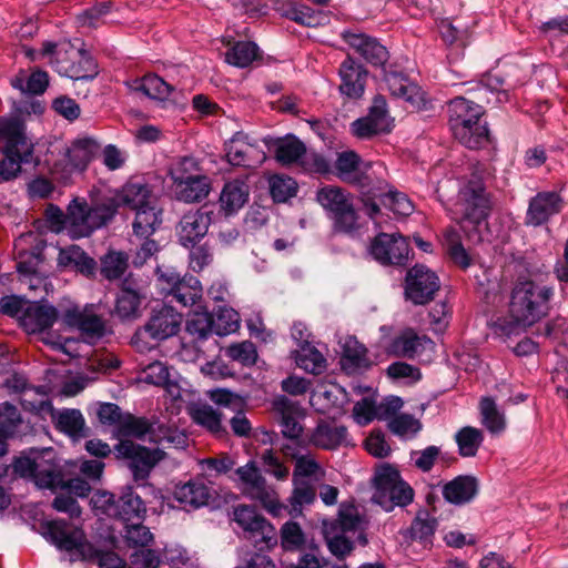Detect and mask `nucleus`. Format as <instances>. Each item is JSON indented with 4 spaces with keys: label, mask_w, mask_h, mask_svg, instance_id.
<instances>
[{
    "label": "nucleus",
    "mask_w": 568,
    "mask_h": 568,
    "mask_svg": "<svg viewBox=\"0 0 568 568\" xmlns=\"http://www.w3.org/2000/svg\"><path fill=\"white\" fill-rule=\"evenodd\" d=\"M554 295L551 287L532 281L519 282L511 292L509 303L510 321L499 318L495 325L506 335H511L519 326H531L549 311V301Z\"/></svg>",
    "instance_id": "1"
},
{
    "label": "nucleus",
    "mask_w": 568,
    "mask_h": 568,
    "mask_svg": "<svg viewBox=\"0 0 568 568\" xmlns=\"http://www.w3.org/2000/svg\"><path fill=\"white\" fill-rule=\"evenodd\" d=\"M494 202L481 178L473 174L458 190L450 207L452 219L470 239L480 240L479 230L493 211Z\"/></svg>",
    "instance_id": "2"
},
{
    "label": "nucleus",
    "mask_w": 568,
    "mask_h": 568,
    "mask_svg": "<svg viewBox=\"0 0 568 568\" xmlns=\"http://www.w3.org/2000/svg\"><path fill=\"white\" fill-rule=\"evenodd\" d=\"M484 113L481 105L463 97H456L448 102V125L460 144L477 150L489 143V130L481 119Z\"/></svg>",
    "instance_id": "3"
},
{
    "label": "nucleus",
    "mask_w": 568,
    "mask_h": 568,
    "mask_svg": "<svg viewBox=\"0 0 568 568\" xmlns=\"http://www.w3.org/2000/svg\"><path fill=\"white\" fill-rule=\"evenodd\" d=\"M24 124L18 118H0V140L4 142L0 161V181L18 176L22 164L33 161V144L27 138Z\"/></svg>",
    "instance_id": "4"
},
{
    "label": "nucleus",
    "mask_w": 568,
    "mask_h": 568,
    "mask_svg": "<svg viewBox=\"0 0 568 568\" xmlns=\"http://www.w3.org/2000/svg\"><path fill=\"white\" fill-rule=\"evenodd\" d=\"M41 54L61 75L73 80L93 79L98 75V64L83 49H77L70 42L54 43L45 41Z\"/></svg>",
    "instance_id": "5"
},
{
    "label": "nucleus",
    "mask_w": 568,
    "mask_h": 568,
    "mask_svg": "<svg viewBox=\"0 0 568 568\" xmlns=\"http://www.w3.org/2000/svg\"><path fill=\"white\" fill-rule=\"evenodd\" d=\"M116 204L109 199L89 205L84 200L74 199L68 205V230L72 239H81L105 225L115 214Z\"/></svg>",
    "instance_id": "6"
},
{
    "label": "nucleus",
    "mask_w": 568,
    "mask_h": 568,
    "mask_svg": "<svg viewBox=\"0 0 568 568\" xmlns=\"http://www.w3.org/2000/svg\"><path fill=\"white\" fill-rule=\"evenodd\" d=\"M375 491L373 501L390 511L395 506L405 507L413 501L414 490L403 480L397 469L383 467L374 478Z\"/></svg>",
    "instance_id": "7"
},
{
    "label": "nucleus",
    "mask_w": 568,
    "mask_h": 568,
    "mask_svg": "<svg viewBox=\"0 0 568 568\" xmlns=\"http://www.w3.org/2000/svg\"><path fill=\"white\" fill-rule=\"evenodd\" d=\"M233 519L242 528L244 537L260 550L271 549L277 544L274 526L255 507L239 505L234 507Z\"/></svg>",
    "instance_id": "8"
},
{
    "label": "nucleus",
    "mask_w": 568,
    "mask_h": 568,
    "mask_svg": "<svg viewBox=\"0 0 568 568\" xmlns=\"http://www.w3.org/2000/svg\"><path fill=\"white\" fill-rule=\"evenodd\" d=\"M316 200L334 220L336 231L352 233L356 230L357 213L346 191L327 185L317 191Z\"/></svg>",
    "instance_id": "9"
},
{
    "label": "nucleus",
    "mask_w": 568,
    "mask_h": 568,
    "mask_svg": "<svg viewBox=\"0 0 568 568\" xmlns=\"http://www.w3.org/2000/svg\"><path fill=\"white\" fill-rule=\"evenodd\" d=\"M236 474L239 476L240 489L245 496L258 500L273 516H281L284 508L283 504L280 503L276 491L267 485L254 463L251 462L245 466L239 467Z\"/></svg>",
    "instance_id": "10"
},
{
    "label": "nucleus",
    "mask_w": 568,
    "mask_h": 568,
    "mask_svg": "<svg viewBox=\"0 0 568 568\" xmlns=\"http://www.w3.org/2000/svg\"><path fill=\"white\" fill-rule=\"evenodd\" d=\"M114 454L116 458L128 460L136 481L146 479L151 469L165 457L163 449H150L130 439H120L114 446Z\"/></svg>",
    "instance_id": "11"
},
{
    "label": "nucleus",
    "mask_w": 568,
    "mask_h": 568,
    "mask_svg": "<svg viewBox=\"0 0 568 568\" xmlns=\"http://www.w3.org/2000/svg\"><path fill=\"white\" fill-rule=\"evenodd\" d=\"M440 288L438 275L423 264L410 267L405 276L404 294L414 305L432 302Z\"/></svg>",
    "instance_id": "12"
},
{
    "label": "nucleus",
    "mask_w": 568,
    "mask_h": 568,
    "mask_svg": "<svg viewBox=\"0 0 568 568\" xmlns=\"http://www.w3.org/2000/svg\"><path fill=\"white\" fill-rule=\"evenodd\" d=\"M182 324V315L173 307L163 306L153 311L148 322L140 327L133 337L134 344L151 339L155 343L168 339L178 334Z\"/></svg>",
    "instance_id": "13"
},
{
    "label": "nucleus",
    "mask_w": 568,
    "mask_h": 568,
    "mask_svg": "<svg viewBox=\"0 0 568 568\" xmlns=\"http://www.w3.org/2000/svg\"><path fill=\"white\" fill-rule=\"evenodd\" d=\"M158 280L165 296H172V301L182 306L194 305L202 297V285L195 276L181 277L173 271H161Z\"/></svg>",
    "instance_id": "14"
},
{
    "label": "nucleus",
    "mask_w": 568,
    "mask_h": 568,
    "mask_svg": "<svg viewBox=\"0 0 568 568\" xmlns=\"http://www.w3.org/2000/svg\"><path fill=\"white\" fill-rule=\"evenodd\" d=\"M351 130L358 139H371L375 135L390 132L392 122L388 115L386 99L383 95H376L373 99L367 115L355 120L351 124Z\"/></svg>",
    "instance_id": "15"
},
{
    "label": "nucleus",
    "mask_w": 568,
    "mask_h": 568,
    "mask_svg": "<svg viewBox=\"0 0 568 568\" xmlns=\"http://www.w3.org/2000/svg\"><path fill=\"white\" fill-rule=\"evenodd\" d=\"M369 252L383 265H403L409 256V244L398 233H379L372 241Z\"/></svg>",
    "instance_id": "16"
},
{
    "label": "nucleus",
    "mask_w": 568,
    "mask_h": 568,
    "mask_svg": "<svg viewBox=\"0 0 568 568\" xmlns=\"http://www.w3.org/2000/svg\"><path fill=\"white\" fill-rule=\"evenodd\" d=\"M41 528L44 538L51 541L58 549L68 552L77 551L83 555L87 540L81 529L71 527L63 519L45 521L41 525Z\"/></svg>",
    "instance_id": "17"
},
{
    "label": "nucleus",
    "mask_w": 568,
    "mask_h": 568,
    "mask_svg": "<svg viewBox=\"0 0 568 568\" xmlns=\"http://www.w3.org/2000/svg\"><path fill=\"white\" fill-rule=\"evenodd\" d=\"M372 163H362L359 155L354 151H343L337 154L335 161L336 175L348 184L365 189L374 180V173L371 172Z\"/></svg>",
    "instance_id": "18"
},
{
    "label": "nucleus",
    "mask_w": 568,
    "mask_h": 568,
    "mask_svg": "<svg viewBox=\"0 0 568 568\" xmlns=\"http://www.w3.org/2000/svg\"><path fill=\"white\" fill-rule=\"evenodd\" d=\"M272 412L282 427V434L290 439H297L303 433L301 420L306 416L303 406L284 395L272 402Z\"/></svg>",
    "instance_id": "19"
},
{
    "label": "nucleus",
    "mask_w": 568,
    "mask_h": 568,
    "mask_svg": "<svg viewBox=\"0 0 568 568\" xmlns=\"http://www.w3.org/2000/svg\"><path fill=\"white\" fill-rule=\"evenodd\" d=\"M565 206V201L556 191H541L529 201L525 216L528 226H541L552 216L559 214Z\"/></svg>",
    "instance_id": "20"
},
{
    "label": "nucleus",
    "mask_w": 568,
    "mask_h": 568,
    "mask_svg": "<svg viewBox=\"0 0 568 568\" xmlns=\"http://www.w3.org/2000/svg\"><path fill=\"white\" fill-rule=\"evenodd\" d=\"M63 322L77 327L89 341H97L106 333L105 320L97 314L94 305H87L84 308L72 307L64 312Z\"/></svg>",
    "instance_id": "21"
},
{
    "label": "nucleus",
    "mask_w": 568,
    "mask_h": 568,
    "mask_svg": "<svg viewBox=\"0 0 568 568\" xmlns=\"http://www.w3.org/2000/svg\"><path fill=\"white\" fill-rule=\"evenodd\" d=\"M342 39L367 63L374 67H383L388 58V51L376 38L358 30H344Z\"/></svg>",
    "instance_id": "22"
},
{
    "label": "nucleus",
    "mask_w": 568,
    "mask_h": 568,
    "mask_svg": "<svg viewBox=\"0 0 568 568\" xmlns=\"http://www.w3.org/2000/svg\"><path fill=\"white\" fill-rule=\"evenodd\" d=\"M213 216V211H205L203 209L185 213L176 226L180 243L189 247L200 242L206 235Z\"/></svg>",
    "instance_id": "23"
},
{
    "label": "nucleus",
    "mask_w": 568,
    "mask_h": 568,
    "mask_svg": "<svg viewBox=\"0 0 568 568\" xmlns=\"http://www.w3.org/2000/svg\"><path fill=\"white\" fill-rule=\"evenodd\" d=\"M338 75L342 95L353 100L363 97L368 78V71L363 64L348 54L339 65Z\"/></svg>",
    "instance_id": "24"
},
{
    "label": "nucleus",
    "mask_w": 568,
    "mask_h": 568,
    "mask_svg": "<svg viewBox=\"0 0 568 568\" xmlns=\"http://www.w3.org/2000/svg\"><path fill=\"white\" fill-rule=\"evenodd\" d=\"M310 443L324 450H336L351 444L346 426L334 419H322L310 436Z\"/></svg>",
    "instance_id": "25"
},
{
    "label": "nucleus",
    "mask_w": 568,
    "mask_h": 568,
    "mask_svg": "<svg viewBox=\"0 0 568 568\" xmlns=\"http://www.w3.org/2000/svg\"><path fill=\"white\" fill-rule=\"evenodd\" d=\"M339 363L347 375L362 374L374 365L366 346L355 337H348L345 341Z\"/></svg>",
    "instance_id": "26"
},
{
    "label": "nucleus",
    "mask_w": 568,
    "mask_h": 568,
    "mask_svg": "<svg viewBox=\"0 0 568 568\" xmlns=\"http://www.w3.org/2000/svg\"><path fill=\"white\" fill-rule=\"evenodd\" d=\"M32 481L39 488L58 489L63 484V474L60 465L55 463L52 452H41L38 454V462L34 469Z\"/></svg>",
    "instance_id": "27"
},
{
    "label": "nucleus",
    "mask_w": 568,
    "mask_h": 568,
    "mask_svg": "<svg viewBox=\"0 0 568 568\" xmlns=\"http://www.w3.org/2000/svg\"><path fill=\"white\" fill-rule=\"evenodd\" d=\"M434 342L426 335H418L414 329L408 328L396 336L390 345L389 353L413 359L427 347H433Z\"/></svg>",
    "instance_id": "28"
},
{
    "label": "nucleus",
    "mask_w": 568,
    "mask_h": 568,
    "mask_svg": "<svg viewBox=\"0 0 568 568\" xmlns=\"http://www.w3.org/2000/svg\"><path fill=\"white\" fill-rule=\"evenodd\" d=\"M268 151L274 153L277 162L283 165H290L302 161L305 155L306 146L295 135L288 134L283 138L271 139L266 141Z\"/></svg>",
    "instance_id": "29"
},
{
    "label": "nucleus",
    "mask_w": 568,
    "mask_h": 568,
    "mask_svg": "<svg viewBox=\"0 0 568 568\" xmlns=\"http://www.w3.org/2000/svg\"><path fill=\"white\" fill-rule=\"evenodd\" d=\"M58 315V310L52 305L34 304L26 310L21 322L29 333H40L52 327Z\"/></svg>",
    "instance_id": "30"
},
{
    "label": "nucleus",
    "mask_w": 568,
    "mask_h": 568,
    "mask_svg": "<svg viewBox=\"0 0 568 568\" xmlns=\"http://www.w3.org/2000/svg\"><path fill=\"white\" fill-rule=\"evenodd\" d=\"M478 493V481L475 477L460 475L443 487L444 498L454 505H464L474 499Z\"/></svg>",
    "instance_id": "31"
},
{
    "label": "nucleus",
    "mask_w": 568,
    "mask_h": 568,
    "mask_svg": "<svg viewBox=\"0 0 568 568\" xmlns=\"http://www.w3.org/2000/svg\"><path fill=\"white\" fill-rule=\"evenodd\" d=\"M174 499L184 509H196L207 504L210 489L201 480H190L176 486L173 493Z\"/></svg>",
    "instance_id": "32"
},
{
    "label": "nucleus",
    "mask_w": 568,
    "mask_h": 568,
    "mask_svg": "<svg viewBox=\"0 0 568 568\" xmlns=\"http://www.w3.org/2000/svg\"><path fill=\"white\" fill-rule=\"evenodd\" d=\"M148 439L162 448H185L189 440L184 432L160 420H151Z\"/></svg>",
    "instance_id": "33"
},
{
    "label": "nucleus",
    "mask_w": 568,
    "mask_h": 568,
    "mask_svg": "<svg viewBox=\"0 0 568 568\" xmlns=\"http://www.w3.org/2000/svg\"><path fill=\"white\" fill-rule=\"evenodd\" d=\"M132 91L142 92L146 97L160 101L169 100L175 92V87L154 73H148L129 83Z\"/></svg>",
    "instance_id": "34"
},
{
    "label": "nucleus",
    "mask_w": 568,
    "mask_h": 568,
    "mask_svg": "<svg viewBox=\"0 0 568 568\" xmlns=\"http://www.w3.org/2000/svg\"><path fill=\"white\" fill-rule=\"evenodd\" d=\"M141 300L131 280L125 278L115 300V315L123 321L139 317Z\"/></svg>",
    "instance_id": "35"
},
{
    "label": "nucleus",
    "mask_w": 568,
    "mask_h": 568,
    "mask_svg": "<svg viewBox=\"0 0 568 568\" xmlns=\"http://www.w3.org/2000/svg\"><path fill=\"white\" fill-rule=\"evenodd\" d=\"M145 513L146 508L143 500L131 487H126L121 496L116 498L114 517L125 523H131L133 520H142Z\"/></svg>",
    "instance_id": "36"
},
{
    "label": "nucleus",
    "mask_w": 568,
    "mask_h": 568,
    "mask_svg": "<svg viewBox=\"0 0 568 568\" xmlns=\"http://www.w3.org/2000/svg\"><path fill=\"white\" fill-rule=\"evenodd\" d=\"M58 263L60 266L75 270L85 276L93 275L97 268V262L78 245L60 250Z\"/></svg>",
    "instance_id": "37"
},
{
    "label": "nucleus",
    "mask_w": 568,
    "mask_h": 568,
    "mask_svg": "<svg viewBox=\"0 0 568 568\" xmlns=\"http://www.w3.org/2000/svg\"><path fill=\"white\" fill-rule=\"evenodd\" d=\"M134 212L133 231L139 236H150L162 223V210L158 206V200Z\"/></svg>",
    "instance_id": "38"
},
{
    "label": "nucleus",
    "mask_w": 568,
    "mask_h": 568,
    "mask_svg": "<svg viewBox=\"0 0 568 568\" xmlns=\"http://www.w3.org/2000/svg\"><path fill=\"white\" fill-rule=\"evenodd\" d=\"M226 160L234 166H251L252 154L256 152V148L247 142V136L241 132H236L233 138L225 144Z\"/></svg>",
    "instance_id": "39"
},
{
    "label": "nucleus",
    "mask_w": 568,
    "mask_h": 568,
    "mask_svg": "<svg viewBox=\"0 0 568 568\" xmlns=\"http://www.w3.org/2000/svg\"><path fill=\"white\" fill-rule=\"evenodd\" d=\"M316 499V489L310 481H293V490L287 498V505L283 504V510H287L291 517H298L303 507L312 505Z\"/></svg>",
    "instance_id": "40"
},
{
    "label": "nucleus",
    "mask_w": 568,
    "mask_h": 568,
    "mask_svg": "<svg viewBox=\"0 0 568 568\" xmlns=\"http://www.w3.org/2000/svg\"><path fill=\"white\" fill-rule=\"evenodd\" d=\"M250 187L241 180H233L225 183L221 195V207L227 213L232 214L240 210L248 200Z\"/></svg>",
    "instance_id": "41"
},
{
    "label": "nucleus",
    "mask_w": 568,
    "mask_h": 568,
    "mask_svg": "<svg viewBox=\"0 0 568 568\" xmlns=\"http://www.w3.org/2000/svg\"><path fill=\"white\" fill-rule=\"evenodd\" d=\"M100 150V143L93 138L75 140L68 150L70 164L78 170H84Z\"/></svg>",
    "instance_id": "42"
},
{
    "label": "nucleus",
    "mask_w": 568,
    "mask_h": 568,
    "mask_svg": "<svg viewBox=\"0 0 568 568\" xmlns=\"http://www.w3.org/2000/svg\"><path fill=\"white\" fill-rule=\"evenodd\" d=\"M155 200L156 196L150 186L140 181H129L121 191V201L133 211L153 203Z\"/></svg>",
    "instance_id": "43"
},
{
    "label": "nucleus",
    "mask_w": 568,
    "mask_h": 568,
    "mask_svg": "<svg viewBox=\"0 0 568 568\" xmlns=\"http://www.w3.org/2000/svg\"><path fill=\"white\" fill-rule=\"evenodd\" d=\"M175 185V195L179 201L195 203L204 200L210 193V179L205 175L186 180Z\"/></svg>",
    "instance_id": "44"
},
{
    "label": "nucleus",
    "mask_w": 568,
    "mask_h": 568,
    "mask_svg": "<svg viewBox=\"0 0 568 568\" xmlns=\"http://www.w3.org/2000/svg\"><path fill=\"white\" fill-rule=\"evenodd\" d=\"M193 422L215 436H222L225 429L222 426V415L207 404H195L190 407Z\"/></svg>",
    "instance_id": "45"
},
{
    "label": "nucleus",
    "mask_w": 568,
    "mask_h": 568,
    "mask_svg": "<svg viewBox=\"0 0 568 568\" xmlns=\"http://www.w3.org/2000/svg\"><path fill=\"white\" fill-rule=\"evenodd\" d=\"M368 193L375 196H386L389 200L390 209L399 215L407 216L413 212L410 200L404 193L393 190L385 180H376V191L369 190Z\"/></svg>",
    "instance_id": "46"
},
{
    "label": "nucleus",
    "mask_w": 568,
    "mask_h": 568,
    "mask_svg": "<svg viewBox=\"0 0 568 568\" xmlns=\"http://www.w3.org/2000/svg\"><path fill=\"white\" fill-rule=\"evenodd\" d=\"M455 440L460 456L474 457L484 442V434L478 428L465 426L456 433Z\"/></svg>",
    "instance_id": "47"
},
{
    "label": "nucleus",
    "mask_w": 568,
    "mask_h": 568,
    "mask_svg": "<svg viewBox=\"0 0 568 568\" xmlns=\"http://www.w3.org/2000/svg\"><path fill=\"white\" fill-rule=\"evenodd\" d=\"M258 58V47L251 41H239L226 52V61L239 68H246Z\"/></svg>",
    "instance_id": "48"
},
{
    "label": "nucleus",
    "mask_w": 568,
    "mask_h": 568,
    "mask_svg": "<svg viewBox=\"0 0 568 568\" xmlns=\"http://www.w3.org/2000/svg\"><path fill=\"white\" fill-rule=\"evenodd\" d=\"M58 428L73 438L85 437V422L78 409H63L58 415Z\"/></svg>",
    "instance_id": "49"
},
{
    "label": "nucleus",
    "mask_w": 568,
    "mask_h": 568,
    "mask_svg": "<svg viewBox=\"0 0 568 568\" xmlns=\"http://www.w3.org/2000/svg\"><path fill=\"white\" fill-rule=\"evenodd\" d=\"M384 79L394 97L415 102L414 98L418 94V88L406 75L399 72H386Z\"/></svg>",
    "instance_id": "50"
},
{
    "label": "nucleus",
    "mask_w": 568,
    "mask_h": 568,
    "mask_svg": "<svg viewBox=\"0 0 568 568\" xmlns=\"http://www.w3.org/2000/svg\"><path fill=\"white\" fill-rule=\"evenodd\" d=\"M186 332L197 342L206 339L212 333L215 334L213 314L206 311L194 312L186 321Z\"/></svg>",
    "instance_id": "51"
},
{
    "label": "nucleus",
    "mask_w": 568,
    "mask_h": 568,
    "mask_svg": "<svg viewBox=\"0 0 568 568\" xmlns=\"http://www.w3.org/2000/svg\"><path fill=\"white\" fill-rule=\"evenodd\" d=\"M436 527V518L427 509H420L410 525L409 536L414 540L427 542L434 535Z\"/></svg>",
    "instance_id": "52"
},
{
    "label": "nucleus",
    "mask_w": 568,
    "mask_h": 568,
    "mask_svg": "<svg viewBox=\"0 0 568 568\" xmlns=\"http://www.w3.org/2000/svg\"><path fill=\"white\" fill-rule=\"evenodd\" d=\"M445 245L452 261L462 268H467L471 264V260L462 244L459 232L449 227L444 233Z\"/></svg>",
    "instance_id": "53"
},
{
    "label": "nucleus",
    "mask_w": 568,
    "mask_h": 568,
    "mask_svg": "<svg viewBox=\"0 0 568 568\" xmlns=\"http://www.w3.org/2000/svg\"><path fill=\"white\" fill-rule=\"evenodd\" d=\"M481 423L490 433H500L505 429V417L501 414L495 400L490 397H484L479 404Z\"/></svg>",
    "instance_id": "54"
},
{
    "label": "nucleus",
    "mask_w": 568,
    "mask_h": 568,
    "mask_svg": "<svg viewBox=\"0 0 568 568\" xmlns=\"http://www.w3.org/2000/svg\"><path fill=\"white\" fill-rule=\"evenodd\" d=\"M150 427L151 420L146 417H138L130 413H125L116 434L120 437H134L142 439L148 435Z\"/></svg>",
    "instance_id": "55"
},
{
    "label": "nucleus",
    "mask_w": 568,
    "mask_h": 568,
    "mask_svg": "<svg viewBox=\"0 0 568 568\" xmlns=\"http://www.w3.org/2000/svg\"><path fill=\"white\" fill-rule=\"evenodd\" d=\"M359 524L361 516L357 508L354 505H342L337 518L329 524H325L324 527L335 528L337 531L346 534L354 532Z\"/></svg>",
    "instance_id": "56"
},
{
    "label": "nucleus",
    "mask_w": 568,
    "mask_h": 568,
    "mask_svg": "<svg viewBox=\"0 0 568 568\" xmlns=\"http://www.w3.org/2000/svg\"><path fill=\"white\" fill-rule=\"evenodd\" d=\"M128 268V256L121 252H109L101 260V274L109 281L120 278Z\"/></svg>",
    "instance_id": "57"
},
{
    "label": "nucleus",
    "mask_w": 568,
    "mask_h": 568,
    "mask_svg": "<svg viewBox=\"0 0 568 568\" xmlns=\"http://www.w3.org/2000/svg\"><path fill=\"white\" fill-rule=\"evenodd\" d=\"M170 175L173 184L195 178L205 176L201 172L199 161L193 156H184L180 159L170 170Z\"/></svg>",
    "instance_id": "58"
},
{
    "label": "nucleus",
    "mask_w": 568,
    "mask_h": 568,
    "mask_svg": "<svg viewBox=\"0 0 568 568\" xmlns=\"http://www.w3.org/2000/svg\"><path fill=\"white\" fill-rule=\"evenodd\" d=\"M324 535L329 551L338 559H344L354 549V542L335 528L324 527Z\"/></svg>",
    "instance_id": "59"
},
{
    "label": "nucleus",
    "mask_w": 568,
    "mask_h": 568,
    "mask_svg": "<svg viewBox=\"0 0 568 568\" xmlns=\"http://www.w3.org/2000/svg\"><path fill=\"white\" fill-rule=\"evenodd\" d=\"M22 423L19 409L6 402L0 403V433L9 438L18 433V427Z\"/></svg>",
    "instance_id": "60"
},
{
    "label": "nucleus",
    "mask_w": 568,
    "mask_h": 568,
    "mask_svg": "<svg viewBox=\"0 0 568 568\" xmlns=\"http://www.w3.org/2000/svg\"><path fill=\"white\" fill-rule=\"evenodd\" d=\"M388 429L397 436H415L422 429V423L410 414H398L387 423Z\"/></svg>",
    "instance_id": "61"
},
{
    "label": "nucleus",
    "mask_w": 568,
    "mask_h": 568,
    "mask_svg": "<svg viewBox=\"0 0 568 568\" xmlns=\"http://www.w3.org/2000/svg\"><path fill=\"white\" fill-rule=\"evenodd\" d=\"M296 363L301 368L314 375L321 374L326 368V359L315 347L302 348Z\"/></svg>",
    "instance_id": "62"
},
{
    "label": "nucleus",
    "mask_w": 568,
    "mask_h": 568,
    "mask_svg": "<svg viewBox=\"0 0 568 568\" xmlns=\"http://www.w3.org/2000/svg\"><path fill=\"white\" fill-rule=\"evenodd\" d=\"M270 191L275 202H286L288 199L295 196L297 184L290 176L274 175L270 180Z\"/></svg>",
    "instance_id": "63"
},
{
    "label": "nucleus",
    "mask_w": 568,
    "mask_h": 568,
    "mask_svg": "<svg viewBox=\"0 0 568 568\" xmlns=\"http://www.w3.org/2000/svg\"><path fill=\"white\" fill-rule=\"evenodd\" d=\"M213 322L215 334L219 336L234 333L240 327L239 314L233 308H220L219 312L213 315Z\"/></svg>",
    "instance_id": "64"
}]
</instances>
